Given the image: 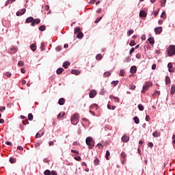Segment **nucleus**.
I'll list each match as a JSON object with an SVG mask.
<instances>
[{
	"label": "nucleus",
	"instance_id": "a19ab883",
	"mask_svg": "<svg viewBox=\"0 0 175 175\" xmlns=\"http://www.w3.org/2000/svg\"><path fill=\"white\" fill-rule=\"evenodd\" d=\"M95 108H96V109H98V105L94 104L90 106V109H95Z\"/></svg>",
	"mask_w": 175,
	"mask_h": 175
},
{
	"label": "nucleus",
	"instance_id": "052dcab7",
	"mask_svg": "<svg viewBox=\"0 0 175 175\" xmlns=\"http://www.w3.org/2000/svg\"><path fill=\"white\" fill-rule=\"evenodd\" d=\"M23 125H27V124H29V122H28V120H24L23 122Z\"/></svg>",
	"mask_w": 175,
	"mask_h": 175
},
{
	"label": "nucleus",
	"instance_id": "3c124183",
	"mask_svg": "<svg viewBox=\"0 0 175 175\" xmlns=\"http://www.w3.org/2000/svg\"><path fill=\"white\" fill-rule=\"evenodd\" d=\"M96 147L100 150L101 148H103V145H102V144H97Z\"/></svg>",
	"mask_w": 175,
	"mask_h": 175
},
{
	"label": "nucleus",
	"instance_id": "2eb2a0df",
	"mask_svg": "<svg viewBox=\"0 0 175 175\" xmlns=\"http://www.w3.org/2000/svg\"><path fill=\"white\" fill-rule=\"evenodd\" d=\"M69 65H70V62H64L63 63L62 66H63V68H64L65 69H68V66H69Z\"/></svg>",
	"mask_w": 175,
	"mask_h": 175
},
{
	"label": "nucleus",
	"instance_id": "c03bdc74",
	"mask_svg": "<svg viewBox=\"0 0 175 175\" xmlns=\"http://www.w3.org/2000/svg\"><path fill=\"white\" fill-rule=\"evenodd\" d=\"M5 144H7V146H10V147H13V144L9 141L5 142Z\"/></svg>",
	"mask_w": 175,
	"mask_h": 175
},
{
	"label": "nucleus",
	"instance_id": "774afa93",
	"mask_svg": "<svg viewBox=\"0 0 175 175\" xmlns=\"http://www.w3.org/2000/svg\"><path fill=\"white\" fill-rule=\"evenodd\" d=\"M62 117H64V115L61 114V113H59L57 115V118H62Z\"/></svg>",
	"mask_w": 175,
	"mask_h": 175
},
{
	"label": "nucleus",
	"instance_id": "bb28decb",
	"mask_svg": "<svg viewBox=\"0 0 175 175\" xmlns=\"http://www.w3.org/2000/svg\"><path fill=\"white\" fill-rule=\"evenodd\" d=\"M165 84L166 85H167V84H170V77L168 76L165 77Z\"/></svg>",
	"mask_w": 175,
	"mask_h": 175
},
{
	"label": "nucleus",
	"instance_id": "09e8293b",
	"mask_svg": "<svg viewBox=\"0 0 175 175\" xmlns=\"http://www.w3.org/2000/svg\"><path fill=\"white\" fill-rule=\"evenodd\" d=\"M5 110H6V107H0V111L1 113H3V111H5Z\"/></svg>",
	"mask_w": 175,
	"mask_h": 175
},
{
	"label": "nucleus",
	"instance_id": "2f4dec72",
	"mask_svg": "<svg viewBox=\"0 0 175 175\" xmlns=\"http://www.w3.org/2000/svg\"><path fill=\"white\" fill-rule=\"evenodd\" d=\"M28 120L29 121H32V120H33V115H32V113H29L28 114Z\"/></svg>",
	"mask_w": 175,
	"mask_h": 175
},
{
	"label": "nucleus",
	"instance_id": "7ed1b4c3",
	"mask_svg": "<svg viewBox=\"0 0 175 175\" xmlns=\"http://www.w3.org/2000/svg\"><path fill=\"white\" fill-rule=\"evenodd\" d=\"M167 54H168L169 57H172V56L174 55V54H175V46L174 45H170L169 49L167 51Z\"/></svg>",
	"mask_w": 175,
	"mask_h": 175
},
{
	"label": "nucleus",
	"instance_id": "5701e85b",
	"mask_svg": "<svg viewBox=\"0 0 175 175\" xmlns=\"http://www.w3.org/2000/svg\"><path fill=\"white\" fill-rule=\"evenodd\" d=\"M71 73L72 75H76L77 76L80 75V72L77 70H72Z\"/></svg>",
	"mask_w": 175,
	"mask_h": 175
},
{
	"label": "nucleus",
	"instance_id": "f8f14e48",
	"mask_svg": "<svg viewBox=\"0 0 175 175\" xmlns=\"http://www.w3.org/2000/svg\"><path fill=\"white\" fill-rule=\"evenodd\" d=\"M96 95V92L95 90L91 91L89 94L90 98H95Z\"/></svg>",
	"mask_w": 175,
	"mask_h": 175
},
{
	"label": "nucleus",
	"instance_id": "dca6fc26",
	"mask_svg": "<svg viewBox=\"0 0 175 175\" xmlns=\"http://www.w3.org/2000/svg\"><path fill=\"white\" fill-rule=\"evenodd\" d=\"M150 44H154V43H155V40H154V37H150L148 39Z\"/></svg>",
	"mask_w": 175,
	"mask_h": 175
},
{
	"label": "nucleus",
	"instance_id": "6e6d98bb",
	"mask_svg": "<svg viewBox=\"0 0 175 175\" xmlns=\"http://www.w3.org/2000/svg\"><path fill=\"white\" fill-rule=\"evenodd\" d=\"M134 51H135V48H131L129 52L130 55H132V53H133Z\"/></svg>",
	"mask_w": 175,
	"mask_h": 175
},
{
	"label": "nucleus",
	"instance_id": "72a5a7b5",
	"mask_svg": "<svg viewBox=\"0 0 175 175\" xmlns=\"http://www.w3.org/2000/svg\"><path fill=\"white\" fill-rule=\"evenodd\" d=\"M18 50V49L16 46L11 48V51H12V53H16Z\"/></svg>",
	"mask_w": 175,
	"mask_h": 175
},
{
	"label": "nucleus",
	"instance_id": "a878e982",
	"mask_svg": "<svg viewBox=\"0 0 175 175\" xmlns=\"http://www.w3.org/2000/svg\"><path fill=\"white\" fill-rule=\"evenodd\" d=\"M111 75V72L110 71H106L104 72V77H109V76Z\"/></svg>",
	"mask_w": 175,
	"mask_h": 175
},
{
	"label": "nucleus",
	"instance_id": "58836bf2",
	"mask_svg": "<svg viewBox=\"0 0 175 175\" xmlns=\"http://www.w3.org/2000/svg\"><path fill=\"white\" fill-rule=\"evenodd\" d=\"M102 20V17H98L96 19V21H94L95 24H98V23H99V21H100Z\"/></svg>",
	"mask_w": 175,
	"mask_h": 175
},
{
	"label": "nucleus",
	"instance_id": "423d86ee",
	"mask_svg": "<svg viewBox=\"0 0 175 175\" xmlns=\"http://www.w3.org/2000/svg\"><path fill=\"white\" fill-rule=\"evenodd\" d=\"M137 72V69L136 68L135 66H131L130 69V72L132 73L133 75H135Z\"/></svg>",
	"mask_w": 175,
	"mask_h": 175
},
{
	"label": "nucleus",
	"instance_id": "39448f33",
	"mask_svg": "<svg viewBox=\"0 0 175 175\" xmlns=\"http://www.w3.org/2000/svg\"><path fill=\"white\" fill-rule=\"evenodd\" d=\"M122 141L124 142V143H126V142H129V136L124 135L122 137Z\"/></svg>",
	"mask_w": 175,
	"mask_h": 175
},
{
	"label": "nucleus",
	"instance_id": "473e14b6",
	"mask_svg": "<svg viewBox=\"0 0 175 175\" xmlns=\"http://www.w3.org/2000/svg\"><path fill=\"white\" fill-rule=\"evenodd\" d=\"M109 157H110V151H109V150H107L106 151V153H105V158H106V159H109Z\"/></svg>",
	"mask_w": 175,
	"mask_h": 175
},
{
	"label": "nucleus",
	"instance_id": "79ce46f5",
	"mask_svg": "<svg viewBox=\"0 0 175 175\" xmlns=\"http://www.w3.org/2000/svg\"><path fill=\"white\" fill-rule=\"evenodd\" d=\"M124 62H131V57H127L124 59Z\"/></svg>",
	"mask_w": 175,
	"mask_h": 175
},
{
	"label": "nucleus",
	"instance_id": "6e6552de",
	"mask_svg": "<svg viewBox=\"0 0 175 175\" xmlns=\"http://www.w3.org/2000/svg\"><path fill=\"white\" fill-rule=\"evenodd\" d=\"M150 83H147L145 85H144L142 88L143 90H142V92H144L145 91L148 90V89L150 88Z\"/></svg>",
	"mask_w": 175,
	"mask_h": 175
},
{
	"label": "nucleus",
	"instance_id": "69168bd1",
	"mask_svg": "<svg viewBox=\"0 0 175 175\" xmlns=\"http://www.w3.org/2000/svg\"><path fill=\"white\" fill-rule=\"evenodd\" d=\"M51 174H52V175H57V172H55L54 170L51 171Z\"/></svg>",
	"mask_w": 175,
	"mask_h": 175
},
{
	"label": "nucleus",
	"instance_id": "412c9836",
	"mask_svg": "<svg viewBox=\"0 0 175 175\" xmlns=\"http://www.w3.org/2000/svg\"><path fill=\"white\" fill-rule=\"evenodd\" d=\"M119 76L124 77L125 76V70L121 69L119 72Z\"/></svg>",
	"mask_w": 175,
	"mask_h": 175
},
{
	"label": "nucleus",
	"instance_id": "37998d69",
	"mask_svg": "<svg viewBox=\"0 0 175 175\" xmlns=\"http://www.w3.org/2000/svg\"><path fill=\"white\" fill-rule=\"evenodd\" d=\"M160 2L161 3V6H165L166 4V0H160Z\"/></svg>",
	"mask_w": 175,
	"mask_h": 175
},
{
	"label": "nucleus",
	"instance_id": "ea45409f",
	"mask_svg": "<svg viewBox=\"0 0 175 175\" xmlns=\"http://www.w3.org/2000/svg\"><path fill=\"white\" fill-rule=\"evenodd\" d=\"M133 32H134L133 29H130V30L127 32L128 36H131V35H132V33H133Z\"/></svg>",
	"mask_w": 175,
	"mask_h": 175
},
{
	"label": "nucleus",
	"instance_id": "4be33fe9",
	"mask_svg": "<svg viewBox=\"0 0 175 175\" xmlns=\"http://www.w3.org/2000/svg\"><path fill=\"white\" fill-rule=\"evenodd\" d=\"M30 49L33 51H36V44H32L30 45Z\"/></svg>",
	"mask_w": 175,
	"mask_h": 175
},
{
	"label": "nucleus",
	"instance_id": "0eeeda50",
	"mask_svg": "<svg viewBox=\"0 0 175 175\" xmlns=\"http://www.w3.org/2000/svg\"><path fill=\"white\" fill-rule=\"evenodd\" d=\"M26 24H29V23H33V17L29 16L25 21Z\"/></svg>",
	"mask_w": 175,
	"mask_h": 175
},
{
	"label": "nucleus",
	"instance_id": "393cba45",
	"mask_svg": "<svg viewBox=\"0 0 175 175\" xmlns=\"http://www.w3.org/2000/svg\"><path fill=\"white\" fill-rule=\"evenodd\" d=\"M174 92H175V85H173L170 90L171 95H174Z\"/></svg>",
	"mask_w": 175,
	"mask_h": 175
},
{
	"label": "nucleus",
	"instance_id": "4c0bfd02",
	"mask_svg": "<svg viewBox=\"0 0 175 175\" xmlns=\"http://www.w3.org/2000/svg\"><path fill=\"white\" fill-rule=\"evenodd\" d=\"M111 84H113V85L116 87V85H118V81H113L111 82Z\"/></svg>",
	"mask_w": 175,
	"mask_h": 175
},
{
	"label": "nucleus",
	"instance_id": "e433bc0d",
	"mask_svg": "<svg viewBox=\"0 0 175 175\" xmlns=\"http://www.w3.org/2000/svg\"><path fill=\"white\" fill-rule=\"evenodd\" d=\"M41 51H44V42H42L40 45Z\"/></svg>",
	"mask_w": 175,
	"mask_h": 175
},
{
	"label": "nucleus",
	"instance_id": "8fccbe9b",
	"mask_svg": "<svg viewBox=\"0 0 175 175\" xmlns=\"http://www.w3.org/2000/svg\"><path fill=\"white\" fill-rule=\"evenodd\" d=\"M55 50L56 51H61V50H62V46H58L57 47H56Z\"/></svg>",
	"mask_w": 175,
	"mask_h": 175
},
{
	"label": "nucleus",
	"instance_id": "c9c22d12",
	"mask_svg": "<svg viewBox=\"0 0 175 175\" xmlns=\"http://www.w3.org/2000/svg\"><path fill=\"white\" fill-rule=\"evenodd\" d=\"M10 163H14L16 162V159H14L13 157H10Z\"/></svg>",
	"mask_w": 175,
	"mask_h": 175
},
{
	"label": "nucleus",
	"instance_id": "bf43d9fd",
	"mask_svg": "<svg viewBox=\"0 0 175 175\" xmlns=\"http://www.w3.org/2000/svg\"><path fill=\"white\" fill-rule=\"evenodd\" d=\"M17 149L20 150L21 151H23L24 150V148H23V146H17Z\"/></svg>",
	"mask_w": 175,
	"mask_h": 175
},
{
	"label": "nucleus",
	"instance_id": "9d476101",
	"mask_svg": "<svg viewBox=\"0 0 175 175\" xmlns=\"http://www.w3.org/2000/svg\"><path fill=\"white\" fill-rule=\"evenodd\" d=\"M153 137H159L161 136V131H156L152 133Z\"/></svg>",
	"mask_w": 175,
	"mask_h": 175
},
{
	"label": "nucleus",
	"instance_id": "7c9ffc66",
	"mask_svg": "<svg viewBox=\"0 0 175 175\" xmlns=\"http://www.w3.org/2000/svg\"><path fill=\"white\" fill-rule=\"evenodd\" d=\"M94 163L95 166H98V165H99V159L96 158L94 160Z\"/></svg>",
	"mask_w": 175,
	"mask_h": 175
},
{
	"label": "nucleus",
	"instance_id": "e2e57ef3",
	"mask_svg": "<svg viewBox=\"0 0 175 175\" xmlns=\"http://www.w3.org/2000/svg\"><path fill=\"white\" fill-rule=\"evenodd\" d=\"M25 12H27V10H25V8H23L21 10V14H24V13H25Z\"/></svg>",
	"mask_w": 175,
	"mask_h": 175
},
{
	"label": "nucleus",
	"instance_id": "f704fd0d",
	"mask_svg": "<svg viewBox=\"0 0 175 175\" xmlns=\"http://www.w3.org/2000/svg\"><path fill=\"white\" fill-rule=\"evenodd\" d=\"M102 58H103V56H102L101 54H98V55L96 56V59H102Z\"/></svg>",
	"mask_w": 175,
	"mask_h": 175
},
{
	"label": "nucleus",
	"instance_id": "ddd939ff",
	"mask_svg": "<svg viewBox=\"0 0 175 175\" xmlns=\"http://www.w3.org/2000/svg\"><path fill=\"white\" fill-rule=\"evenodd\" d=\"M109 99H113L115 102H117L118 103H120V98L118 97H116L114 96H110Z\"/></svg>",
	"mask_w": 175,
	"mask_h": 175
},
{
	"label": "nucleus",
	"instance_id": "6ab92c4d",
	"mask_svg": "<svg viewBox=\"0 0 175 175\" xmlns=\"http://www.w3.org/2000/svg\"><path fill=\"white\" fill-rule=\"evenodd\" d=\"M62 72H64V68H61V67L57 68L56 70L57 75H61V73H62Z\"/></svg>",
	"mask_w": 175,
	"mask_h": 175
},
{
	"label": "nucleus",
	"instance_id": "cd10ccee",
	"mask_svg": "<svg viewBox=\"0 0 175 175\" xmlns=\"http://www.w3.org/2000/svg\"><path fill=\"white\" fill-rule=\"evenodd\" d=\"M39 31H41V32H43L44 31H46V26L45 25H41L39 27Z\"/></svg>",
	"mask_w": 175,
	"mask_h": 175
},
{
	"label": "nucleus",
	"instance_id": "0e129e2a",
	"mask_svg": "<svg viewBox=\"0 0 175 175\" xmlns=\"http://www.w3.org/2000/svg\"><path fill=\"white\" fill-rule=\"evenodd\" d=\"M49 146H54V142L50 141V142H49Z\"/></svg>",
	"mask_w": 175,
	"mask_h": 175
},
{
	"label": "nucleus",
	"instance_id": "338daca9",
	"mask_svg": "<svg viewBox=\"0 0 175 175\" xmlns=\"http://www.w3.org/2000/svg\"><path fill=\"white\" fill-rule=\"evenodd\" d=\"M16 16H23V14H21V12H17Z\"/></svg>",
	"mask_w": 175,
	"mask_h": 175
},
{
	"label": "nucleus",
	"instance_id": "864d4df0",
	"mask_svg": "<svg viewBox=\"0 0 175 175\" xmlns=\"http://www.w3.org/2000/svg\"><path fill=\"white\" fill-rule=\"evenodd\" d=\"M74 159H75V161H81V157L79 156L75 157H74Z\"/></svg>",
	"mask_w": 175,
	"mask_h": 175
},
{
	"label": "nucleus",
	"instance_id": "4468645a",
	"mask_svg": "<svg viewBox=\"0 0 175 175\" xmlns=\"http://www.w3.org/2000/svg\"><path fill=\"white\" fill-rule=\"evenodd\" d=\"M58 103L60 106L64 105V104L65 103V98H59L58 100Z\"/></svg>",
	"mask_w": 175,
	"mask_h": 175
},
{
	"label": "nucleus",
	"instance_id": "b1692460",
	"mask_svg": "<svg viewBox=\"0 0 175 175\" xmlns=\"http://www.w3.org/2000/svg\"><path fill=\"white\" fill-rule=\"evenodd\" d=\"M135 124H139L140 120H139V118L137 116H135L133 118Z\"/></svg>",
	"mask_w": 175,
	"mask_h": 175
},
{
	"label": "nucleus",
	"instance_id": "4d7b16f0",
	"mask_svg": "<svg viewBox=\"0 0 175 175\" xmlns=\"http://www.w3.org/2000/svg\"><path fill=\"white\" fill-rule=\"evenodd\" d=\"M42 136V135L40 133H38L36 135V139H38L39 137H40Z\"/></svg>",
	"mask_w": 175,
	"mask_h": 175
},
{
	"label": "nucleus",
	"instance_id": "aec40b11",
	"mask_svg": "<svg viewBox=\"0 0 175 175\" xmlns=\"http://www.w3.org/2000/svg\"><path fill=\"white\" fill-rule=\"evenodd\" d=\"M80 32H81V29H80V27H76L74 29V33L76 35V33H80Z\"/></svg>",
	"mask_w": 175,
	"mask_h": 175
},
{
	"label": "nucleus",
	"instance_id": "20e7f679",
	"mask_svg": "<svg viewBox=\"0 0 175 175\" xmlns=\"http://www.w3.org/2000/svg\"><path fill=\"white\" fill-rule=\"evenodd\" d=\"M167 68L170 73H173V72H174V70L173 69V64L172 63H168Z\"/></svg>",
	"mask_w": 175,
	"mask_h": 175
},
{
	"label": "nucleus",
	"instance_id": "9b49d317",
	"mask_svg": "<svg viewBox=\"0 0 175 175\" xmlns=\"http://www.w3.org/2000/svg\"><path fill=\"white\" fill-rule=\"evenodd\" d=\"M40 19H39V18L34 19L33 18L31 25H32V27H33V25H35L36 24H40Z\"/></svg>",
	"mask_w": 175,
	"mask_h": 175
},
{
	"label": "nucleus",
	"instance_id": "49530a36",
	"mask_svg": "<svg viewBox=\"0 0 175 175\" xmlns=\"http://www.w3.org/2000/svg\"><path fill=\"white\" fill-rule=\"evenodd\" d=\"M18 66H24V62L19 61L18 63Z\"/></svg>",
	"mask_w": 175,
	"mask_h": 175
},
{
	"label": "nucleus",
	"instance_id": "5fc2aeb1",
	"mask_svg": "<svg viewBox=\"0 0 175 175\" xmlns=\"http://www.w3.org/2000/svg\"><path fill=\"white\" fill-rule=\"evenodd\" d=\"M121 157L122 158H125L126 157V154L124 152H122Z\"/></svg>",
	"mask_w": 175,
	"mask_h": 175
},
{
	"label": "nucleus",
	"instance_id": "a211bd4d",
	"mask_svg": "<svg viewBox=\"0 0 175 175\" xmlns=\"http://www.w3.org/2000/svg\"><path fill=\"white\" fill-rule=\"evenodd\" d=\"M147 13L145 11H140L139 12V17H146Z\"/></svg>",
	"mask_w": 175,
	"mask_h": 175
},
{
	"label": "nucleus",
	"instance_id": "c85d7f7f",
	"mask_svg": "<svg viewBox=\"0 0 175 175\" xmlns=\"http://www.w3.org/2000/svg\"><path fill=\"white\" fill-rule=\"evenodd\" d=\"M138 109L140 111H143L144 110V107L142 104L138 105Z\"/></svg>",
	"mask_w": 175,
	"mask_h": 175
},
{
	"label": "nucleus",
	"instance_id": "f3484780",
	"mask_svg": "<svg viewBox=\"0 0 175 175\" xmlns=\"http://www.w3.org/2000/svg\"><path fill=\"white\" fill-rule=\"evenodd\" d=\"M83 38H84V34L83 33V32H80L78 33V34L77 35V39H83Z\"/></svg>",
	"mask_w": 175,
	"mask_h": 175
},
{
	"label": "nucleus",
	"instance_id": "13d9d810",
	"mask_svg": "<svg viewBox=\"0 0 175 175\" xmlns=\"http://www.w3.org/2000/svg\"><path fill=\"white\" fill-rule=\"evenodd\" d=\"M156 68H157V64H154L152 65V70H155Z\"/></svg>",
	"mask_w": 175,
	"mask_h": 175
},
{
	"label": "nucleus",
	"instance_id": "680f3d73",
	"mask_svg": "<svg viewBox=\"0 0 175 175\" xmlns=\"http://www.w3.org/2000/svg\"><path fill=\"white\" fill-rule=\"evenodd\" d=\"M40 146V143L38 142V143L35 144L34 147L36 148H38V147H39Z\"/></svg>",
	"mask_w": 175,
	"mask_h": 175
},
{
	"label": "nucleus",
	"instance_id": "f257e3e1",
	"mask_svg": "<svg viewBox=\"0 0 175 175\" xmlns=\"http://www.w3.org/2000/svg\"><path fill=\"white\" fill-rule=\"evenodd\" d=\"M85 143L90 150H92V148H94V146H95V142H94L92 137H86Z\"/></svg>",
	"mask_w": 175,
	"mask_h": 175
},
{
	"label": "nucleus",
	"instance_id": "c756f323",
	"mask_svg": "<svg viewBox=\"0 0 175 175\" xmlns=\"http://www.w3.org/2000/svg\"><path fill=\"white\" fill-rule=\"evenodd\" d=\"M44 175H51V171H50V170H46L44 172Z\"/></svg>",
	"mask_w": 175,
	"mask_h": 175
},
{
	"label": "nucleus",
	"instance_id": "1a4fd4ad",
	"mask_svg": "<svg viewBox=\"0 0 175 175\" xmlns=\"http://www.w3.org/2000/svg\"><path fill=\"white\" fill-rule=\"evenodd\" d=\"M154 32L156 34L161 33V32H162V27L154 28Z\"/></svg>",
	"mask_w": 175,
	"mask_h": 175
},
{
	"label": "nucleus",
	"instance_id": "a18cd8bd",
	"mask_svg": "<svg viewBox=\"0 0 175 175\" xmlns=\"http://www.w3.org/2000/svg\"><path fill=\"white\" fill-rule=\"evenodd\" d=\"M5 76H7V77H12V72H5Z\"/></svg>",
	"mask_w": 175,
	"mask_h": 175
},
{
	"label": "nucleus",
	"instance_id": "f03ea898",
	"mask_svg": "<svg viewBox=\"0 0 175 175\" xmlns=\"http://www.w3.org/2000/svg\"><path fill=\"white\" fill-rule=\"evenodd\" d=\"M71 124H72V125L79 124V114L75 113L72 116H71Z\"/></svg>",
	"mask_w": 175,
	"mask_h": 175
},
{
	"label": "nucleus",
	"instance_id": "603ef678",
	"mask_svg": "<svg viewBox=\"0 0 175 175\" xmlns=\"http://www.w3.org/2000/svg\"><path fill=\"white\" fill-rule=\"evenodd\" d=\"M135 44H136V42H135L133 40H131L129 44V45L131 46H135Z\"/></svg>",
	"mask_w": 175,
	"mask_h": 175
},
{
	"label": "nucleus",
	"instance_id": "de8ad7c7",
	"mask_svg": "<svg viewBox=\"0 0 175 175\" xmlns=\"http://www.w3.org/2000/svg\"><path fill=\"white\" fill-rule=\"evenodd\" d=\"M148 146L150 147V148H152V147H154V144H152V142H148Z\"/></svg>",
	"mask_w": 175,
	"mask_h": 175
}]
</instances>
